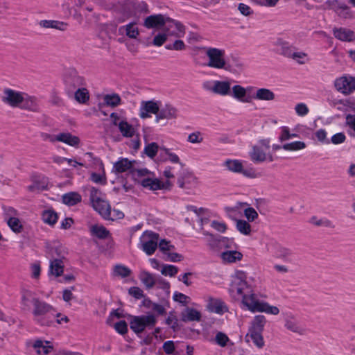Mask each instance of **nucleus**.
I'll return each mask as SVG.
<instances>
[{
	"instance_id": "nucleus-1",
	"label": "nucleus",
	"mask_w": 355,
	"mask_h": 355,
	"mask_svg": "<svg viewBox=\"0 0 355 355\" xmlns=\"http://www.w3.org/2000/svg\"><path fill=\"white\" fill-rule=\"evenodd\" d=\"M247 275L243 271H236L232 282V291L242 296V303L248 310L254 312H264L268 314L278 315L277 306L270 305L268 302L259 301L246 282Z\"/></svg>"
},
{
	"instance_id": "nucleus-2",
	"label": "nucleus",
	"mask_w": 355,
	"mask_h": 355,
	"mask_svg": "<svg viewBox=\"0 0 355 355\" xmlns=\"http://www.w3.org/2000/svg\"><path fill=\"white\" fill-rule=\"evenodd\" d=\"M31 304L33 306L32 311L33 320L42 326H49L54 318L60 315V313H58L51 304L36 297L33 292L28 290L23 291L21 299V309L29 311Z\"/></svg>"
},
{
	"instance_id": "nucleus-3",
	"label": "nucleus",
	"mask_w": 355,
	"mask_h": 355,
	"mask_svg": "<svg viewBox=\"0 0 355 355\" xmlns=\"http://www.w3.org/2000/svg\"><path fill=\"white\" fill-rule=\"evenodd\" d=\"M208 58L207 65L216 69L229 70L230 66L225 60V51L223 49L208 47L205 48Z\"/></svg>"
},
{
	"instance_id": "nucleus-4",
	"label": "nucleus",
	"mask_w": 355,
	"mask_h": 355,
	"mask_svg": "<svg viewBox=\"0 0 355 355\" xmlns=\"http://www.w3.org/2000/svg\"><path fill=\"white\" fill-rule=\"evenodd\" d=\"M157 323V318L153 313L134 316L130 322V329L136 334L142 333L146 329H153Z\"/></svg>"
},
{
	"instance_id": "nucleus-5",
	"label": "nucleus",
	"mask_w": 355,
	"mask_h": 355,
	"mask_svg": "<svg viewBox=\"0 0 355 355\" xmlns=\"http://www.w3.org/2000/svg\"><path fill=\"white\" fill-rule=\"evenodd\" d=\"M64 83L66 92L69 96H72L75 90L85 85L84 78L80 76L73 69H70L66 71L64 76Z\"/></svg>"
},
{
	"instance_id": "nucleus-6",
	"label": "nucleus",
	"mask_w": 355,
	"mask_h": 355,
	"mask_svg": "<svg viewBox=\"0 0 355 355\" xmlns=\"http://www.w3.org/2000/svg\"><path fill=\"white\" fill-rule=\"evenodd\" d=\"M168 22L173 23L178 32H184V26L180 22L166 17L161 14L147 17L144 20V26L147 28H153L163 26Z\"/></svg>"
},
{
	"instance_id": "nucleus-7",
	"label": "nucleus",
	"mask_w": 355,
	"mask_h": 355,
	"mask_svg": "<svg viewBox=\"0 0 355 355\" xmlns=\"http://www.w3.org/2000/svg\"><path fill=\"white\" fill-rule=\"evenodd\" d=\"M99 190L92 187L90 190V200L94 209L105 219H110L111 208L108 202L102 200L98 193Z\"/></svg>"
},
{
	"instance_id": "nucleus-8",
	"label": "nucleus",
	"mask_w": 355,
	"mask_h": 355,
	"mask_svg": "<svg viewBox=\"0 0 355 355\" xmlns=\"http://www.w3.org/2000/svg\"><path fill=\"white\" fill-rule=\"evenodd\" d=\"M159 234L152 231L144 232L140 237V248L148 256L158 247Z\"/></svg>"
},
{
	"instance_id": "nucleus-9",
	"label": "nucleus",
	"mask_w": 355,
	"mask_h": 355,
	"mask_svg": "<svg viewBox=\"0 0 355 355\" xmlns=\"http://www.w3.org/2000/svg\"><path fill=\"white\" fill-rule=\"evenodd\" d=\"M24 94L10 88H6L3 91L1 101L12 107L19 108L21 103H23Z\"/></svg>"
},
{
	"instance_id": "nucleus-10",
	"label": "nucleus",
	"mask_w": 355,
	"mask_h": 355,
	"mask_svg": "<svg viewBox=\"0 0 355 355\" xmlns=\"http://www.w3.org/2000/svg\"><path fill=\"white\" fill-rule=\"evenodd\" d=\"M336 89L345 95L350 94L355 90V78L352 76H342L334 82Z\"/></svg>"
},
{
	"instance_id": "nucleus-11",
	"label": "nucleus",
	"mask_w": 355,
	"mask_h": 355,
	"mask_svg": "<svg viewBox=\"0 0 355 355\" xmlns=\"http://www.w3.org/2000/svg\"><path fill=\"white\" fill-rule=\"evenodd\" d=\"M160 102L155 101H142L139 109V116L145 119L151 117V114H156L159 112Z\"/></svg>"
},
{
	"instance_id": "nucleus-12",
	"label": "nucleus",
	"mask_w": 355,
	"mask_h": 355,
	"mask_svg": "<svg viewBox=\"0 0 355 355\" xmlns=\"http://www.w3.org/2000/svg\"><path fill=\"white\" fill-rule=\"evenodd\" d=\"M178 109L171 104L166 103L159 107V112L155 116V122L159 123L163 119L171 120L178 117Z\"/></svg>"
},
{
	"instance_id": "nucleus-13",
	"label": "nucleus",
	"mask_w": 355,
	"mask_h": 355,
	"mask_svg": "<svg viewBox=\"0 0 355 355\" xmlns=\"http://www.w3.org/2000/svg\"><path fill=\"white\" fill-rule=\"evenodd\" d=\"M234 82L232 79L224 80H214V94L225 96L231 95L232 84Z\"/></svg>"
},
{
	"instance_id": "nucleus-14",
	"label": "nucleus",
	"mask_w": 355,
	"mask_h": 355,
	"mask_svg": "<svg viewBox=\"0 0 355 355\" xmlns=\"http://www.w3.org/2000/svg\"><path fill=\"white\" fill-rule=\"evenodd\" d=\"M21 110H28L32 112H40V107L37 98L33 96L24 94L23 103L19 107Z\"/></svg>"
},
{
	"instance_id": "nucleus-15",
	"label": "nucleus",
	"mask_w": 355,
	"mask_h": 355,
	"mask_svg": "<svg viewBox=\"0 0 355 355\" xmlns=\"http://www.w3.org/2000/svg\"><path fill=\"white\" fill-rule=\"evenodd\" d=\"M252 89V87L245 88L240 85H235L232 87L230 96L243 103H250L252 98L246 97V94L247 92Z\"/></svg>"
},
{
	"instance_id": "nucleus-16",
	"label": "nucleus",
	"mask_w": 355,
	"mask_h": 355,
	"mask_svg": "<svg viewBox=\"0 0 355 355\" xmlns=\"http://www.w3.org/2000/svg\"><path fill=\"white\" fill-rule=\"evenodd\" d=\"M63 142L71 146H77L80 143V139L69 132H62L55 136L51 139V142L55 141Z\"/></svg>"
},
{
	"instance_id": "nucleus-17",
	"label": "nucleus",
	"mask_w": 355,
	"mask_h": 355,
	"mask_svg": "<svg viewBox=\"0 0 355 355\" xmlns=\"http://www.w3.org/2000/svg\"><path fill=\"white\" fill-rule=\"evenodd\" d=\"M261 146H253L251 151L249 153L251 160L254 163L263 162L267 159V154Z\"/></svg>"
},
{
	"instance_id": "nucleus-18",
	"label": "nucleus",
	"mask_w": 355,
	"mask_h": 355,
	"mask_svg": "<svg viewBox=\"0 0 355 355\" xmlns=\"http://www.w3.org/2000/svg\"><path fill=\"white\" fill-rule=\"evenodd\" d=\"M196 178L191 173L183 171L178 178V184L181 189H189L196 183Z\"/></svg>"
},
{
	"instance_id": "nucleus-19",
	"label": "nucleus",
	"mask_w": 355,
	"mask_h": 355,
	"mask_svg": "<svg viewBox=\"0 0 355 355\" xmlns=\"http://www.w3.org/2000/svg\"><path fill=\"white\" fill-rule=\"evenodd\" d=\"M333 32L334 37L341 41L352 42L355 37L353 31L345 28H335Z\"/></svg>"
},
{
	"instance_id": "nucleus-20",
	"label": "nucleus",
	"mask_w": 355,
	"mask_h": 355,
	"mask_svg": "<svg viewBox=\"0 0 355 355\" xmlns=\"http://www.w3.org/2000/svg\"><path fill=\"white\" fill-rule=\"evenodd\" d=\"M266 324V318L263 315H255L251 321L249 332L262 333Z\"/></svg>"
},
{
	"instance_id": "nucleus-21",
	"label": "nucleus",
	"mask_w": 355,
	"mask_h": 355,
	"mask_svg": "<svg viewBox=\"0 0 355 355\" xmlns=\"http://www.w3.org/2000/svg\"><path fill=\"white\" fill-rule=\"evenodd\" d=\"M252 98L258 101H272L275 99V94L269 89L259 88L256 90Z\"/></svg>"
},
{
	"instance_id": "nucleus-22",
	"label": "nucleus",
	"mask_w": 355,
	"mask_h": 355,
	"mask_svg": "<svg viewBox=\"0 0 355 355\" xmlns=\"http://www.w3.org/2000/svg\"><path fill=\"white\" fill-rule=\"evenodd\" d=\"M207 309L209 311L222 314L227 311L224 302L216 299H210L207 304Z\"/></svg>"
},
{
	"instance_id": "nucleus-23",
	"label": "nucleus",
	"mask_w": 355,
	"mask_h": 355,
	"mask_svg": "<svg viewBox=\"0 0 355 355\" xmlns=\"http://www.w3.org/2000/svg\"><path fill=\"white\" fill-rule=\"evenodd\" d=\"M221 259L225 263H235L241 261L243 258V254L236 250H227L221 253Z\"/></svg>"
},
{
	"instance_id": "nucleus-24",
	"label": "nucleus",
	"mask_w": 355,
	"mask_h": 355,
	"mask_svg": "<svg viewBox=\"0 0 355 355\" xmlns=\"http://www.w3.org/2000/svg\"><path fill=\"white\" fill-rule=\"evenodd\" d=\"M200 313L193 308L187 307L184 311L182 313V320L184 322L200 321Z\"/></svg>"
},
{
	"instance_id": "nucleus-25",
	"label": "nucleus",
	"mask_w": 355,
	"mask_h": 355,
	"mask_svg": "<svg viewBox=\"0 0 355 355\" xmlns=\"http://www.w3.org/2000/svg\"><path fill=\"white\" fill-rule=\"evenodd\" d=\"M141 184L145 187L148 188L149 189L152 191H155L158 189H162L164 188V184L160 182L158 179L155 178H144L141 181Z\"/></svg>"
},
{
	"instance_id": "nucleus-26",
	"label": "nucleus",
	"mask_w": 355,
	"mask_h": 355,
	"mask_svg": "<svg viewBox=\"0 0 355 355\" xmlns=\"http://www.w3.org/2000/svg\"><path fill=\"white\" fill-rule=\"evenodd\" d=\"M132 166V164L127 158H122L114 163L112 171L115 173H121L127 171Z\"/></svg>"
},
{
	"instance_id": "nucleus-27",
	"label": "nucleus",
	"mask_w": 355,
	"mask_h": 355,
	"mask_svg": "<svg viewBox=\"0 0 355 355\" xmlns=\"http://www.w3.org/2000/svg\"><path fill=\"white\" fill-rule=\"evenodd\" d=\"M62 202L68 206H73L81 202L82 197L77 192H69L62 197Z\"/></svg>"
},
{
	"instance_id": "nucleus-28",
	"label": "nucleus",
	"mask_w": 355,
	"mask_h": 355,
	"mask_svg": "<svg viewBox=\"0 0 355 355\" xmlns=\"http://www.w3.org/2000/svg\"><path fill=\"white\" fill-rule=\"evenodd\" d=\"M72 96L80 104H85L89 100V92L84 86L75 90Z\"/></svg>"
},
{
	"instance_id": "nucleus-29",
	"label": "nucleus",
	"mask_w": 355,
	"mask_h": 355,
	"mask_svg": "<svg viewBox=\"0 0 355 355\" xmlns=\"http://www.w3.org/2000/svg\"><path fill=\"white\" fill-rule=\"evenodd\" d=\"M40 25L46 28H55L60 31H65L67 28V24L63 21L56 20H42Z\"/></svg>"
},
{
	"instance_id": "nucleus-30",
	"label": "nucleus",
	"mask_w": 355,
	"mask_h": 355,
	"mask_svg": "<svg viewBox=\"0 0 355 355\" xmlns=\"http://www.w3.org/2000/svg\"><path fill=\"white\" fill-rule=\"evenodd\" d=\"M139 279L148 289L152 288L156 284V277L147 271H142Z\"/></svg>"
},
{
	"instance_id": "nucleus-31",
	"label": "nucleus",
	"mask_w": 355,
	"mask_h": 355,
	"mask_svg": "<svg viewBox=\"0 0 355 355\" xmlns=\"http://www.w3.org/2000/svg\"><path fill=\"white\" fill-rule=\"evenodd\" d=\"M277 51L281 55L291 58L292 56V53L293 52V47L290 46L288 42L279 40L277 44Z\"/></svg>"
},
{
	"instance_id": "nucleus-32",
	"label": "nucleus",
	"mask_w": 355,
	"mask_h": 355,
	"mask_svg": "<svg viewBox=\"0 0 355 355\" xmlns=\"http://www.w3.org/2000/svg\"><path fill=\"white\" fill-rule=\"evenodd\" d=\"M64 271V264L60 259H54L50 262V272L55 277L60 276Z\"/></svg>"
},
{
	"instance_id": "nucleus-33",
	"label": "nucleus",
	"mask_w": 355,
	"mask_h": 355,
	"mask_svg": "<svg viewBox=\"0 0 355 355\" xmlns=\"http://www.w3.org/2000/svg\"><path fill=\"white\" fill-rule=\"evenodd\" d=\"M49 342L42 341L41 340H36L33 347L36 350L38 354H47L53 349V347L49 345Z\"/></svg>"
},
{
	"instance_id": "nucleus-34",
	"label": "nucleus",
	"mask_w": 355,
	"mask_h": 355,
	"mask_svg": "<svg viewBox=\"0 0 355 355\" xmlns=\"http://www.w3.org/2000/svg\"><path fill=\"white\" fill-rule=\"evenodd\" d=\"M103 103L107 106L116 107L121 104V98L117 94H106L103 96Z\"/></svg>"
},
{
	"instance_id": "nucleus-35",
	"label": "nucleus",
	"mask_w": 355,
	"mask_h": 355,
	"mask_svg": "<svg viewBox=\"0 0 355 355\" xmlns=\"http://www.w3.org/2000/svg\"><path fill=\"white\" fill-rule=\"evenodd\" d=\"M203 234L209 236L207 241V243L209 249L214 251H216L218 250L220 242L223 239H225L224 237L221 236H218L217 238L208 232H204Z\"/></svg>"
},
{
	"instance_id": "nucleus-36",
	"label": "nucleus",
	"mask_w": 355,
	"mask_h": 355,
	"mask_svg": "<svg viewBox=\"0 0 355 355\" xmlns=\"http://www.w3.org/2000/svg\"><path fill=\"white\" fill-rule=\"evenodd\" d=\"M119 129L122 135L125 137H132L135 134V129L132 125L125 121H121L119 123Z\"/></svg>"
},
{
	"instance_id": "nucleus-37",
	"label": "nucleus",
	"mask_w": 355,
	"mask_h": 355,
	"mask_svg": "<svg viewBox=\"0 0 355 355\" xmlns=\"http://www.w3.org/2000/svg\"><path fill=\"white\" fill-rule=\"evenodd\" d=\"M285 327L294 333L302 334L303 329L298 324L297 322L293 318H287L285 320Z\"/></svg>"
},
{
	"instance_id": "nucleus-38",
	"label": "nucleus",
	"mask_w": 355,
	"mask_h": 355,
	"mask_svg": "<svg viewBox=\"0 0 355 355\" xmlns=\"http://www.w3.org/2000/svg\"><path fill=\"white\" fill-rule=\"evenodd\" d=\"M310 223L318 227L322 226L330 229H334L336 227L331 220L326 218L318 219L316 216H312Z\"/></svg>"
},
{
	"instance_id": "nucleus-39",
	"label": "nucleus",
	"mask_w": 355,
	"mask_h": 355,
	"mask_svg": "<svg viewBox=\"0 0 355 355\" xmlns=\"http://www.w3.org/2000/svg\"><path fill=\"white\" fill-rule=\"evenodd\" d=\"M91 232L100 239H104L109 236V231L102 225H94L91 227Z\"/></svg>"
},
{
	"instance_id": "nucleus-40",
	"label": "nucleus",
	"mask_w": 355,
	"mask_h": 355,
	"mask_svg": "<svg viewBox=\"0 0 355 355\" xmlns=\"http://www.w3.org/2000/svg\"><path fill=\"white\" fill-rule=\"evenodd\" d=\"M58 214L52 209L45 210L42 213L43 221L50 225H53L58 220Z\"/></svg>"
},
{
	"instance_id": "nucleus-41",
	"label": "nucleus",
	"mask_w": 355,
	"mask_h": 355,
	"mask_svg": "<svg viewBox=\"0 0 355 355\" xmlns=\"http://www.w3.org/2000/svg\"><path fill=\"white\" fill-rule=\"evenodd\" d=\"M223 165L227 168L233 173H239L242 171V163L238 159H227L225 161Z\"/></svg>"
},
{
	"instance_id": "nucleus-42",
	"label": "nucleus",
	"mask_w": 355,
	"mask_h": 355,
	"mask_svg": "<svg viewBox=\"0 0 355 355\" xmlns=\"http://www.w3.org/2000/svg\"><path fill=\"white\" fill-rule=\"evenodd\" d=\"M8 225L15 233H19L23 230V225L18 218L10 216L7 219Z\"/></svg>"
},
{
	"instance_id": "nucleus-43",
	"label": "nucleus",
	"mask_w": 355,
	"mask_h": 355,
	"mask_svg": "<svg viewBox=\"0 0 355 355\" xmlns=\"http://www.w3.org/2000/svg\"><path fill=\"white\" fill-rule=\"evenodd\" d=\"M248 336L251 338L254 345H256L259 349H261L263 347L265 343L263 340L262 333L248 331L247 336Z\"/></svg>"
},
{
	"instance_id": "nucleus-44",
	"label": "nucleus",
	"mask_w": 355,
	"mask_h": 355,
	"mask_svg": "<svg viewBox=\"0 0 355 355\" xmlns=\"http://www.w3.org/2000/svg\"><path fill=\"white\" fill-rule=\"evenodd\" d=\"M236 229L244 235H250L251 233L250 225L244 220H236Z\"/></svg>"
},
{
	"instance_id": "nucleus-45",
	"label": "nucleus",
	"mask_w": 355,
	"mask_h": 355,
	"mask_svg": "<svg viewBox=\"0 0 355 355\" xmlns=\"http://www.w3.org/2000/svg\"><path fill=\"white\" fill-rule=\"evenodd\" d=\"M305 148L306 144L300 141L288 143L282 146V148L285 150H299Z\"/></svg>"
},
{
	"instance_id": "nucleus-46",
	"label": "nucleus",
	"mask_w": 355,
	"mask_h": 355,
	"mask_svg": "<svg viewBox=\"0 0 355 355\" xmlns=\"http://www.w3.org/2000/svg\"><path fill=\"white\" fill-rule=\"evenodd\" d=\"M159 149V146L155 142H152L148 144H147L144 148V153L145 154L150 157L153 158L156 156L157 151Z\"/></svg>"
},
{
	"instance_id": "nucleus-47",
	"label": "nucleus",
	"mask_w": 355,
	"mask_h": 355,
	"mask_svg": "<svg viewBox=\"0 0 355 355\" xmlns=\"http://www.w3.org/2000/svg\"><path fill=\"white\" fill-rule=\"evenodd\" d=\"M178 272V268L173 265H163L161 272L163 275L174 277Z\"/></svg>"
},
{
	"instance_id": "nucleus-48",
	"label": "nucleus",
	"mask_w": 355,
	"mask_h": 355,
	"mask_svg": "<svg viewBox=\"0 0 355 355\" xmlns=\"http://www.w3.org/2000/svg\"><path fill=\"white\" fill-rule=\"evenodd\" d=\"M215 342L219 346L224 347L227 345L228 342H230V339L225 333L219 331L215 336Z\"/></svg>"
},
{
	"instance_id": "nucleus-49",
	"label": "nucleus",
	"mask_w": 355,
	"mask_h": 355,
	"mask_svg": "<svg viewBox=\"0 0 355 355\" xmlns=\"http://www.w3.org/2000/svg\"><path fill=\"white\" fill-rule=\"evenodd\" d=\"M337 13L340 17L345 19L352 17V14L349 10V8L345 4H341L338 6Z\"/></svg>"
},
{
	"instance_id": "nucleus-50",
	"label": "nucleus",
	"mask_w": 355,
	"mask_h": 355,
	"mask_svg": "<svg viewBox=\"0 0 355 355\" xmlns=\"http://www.w3.org/2000/svg\"><path fill=\"white\" fill-rule=\"evenodd\" d=\"M114 272L116 275L121 276L122 277H128L131 273V271L128 268L122 265H116L114 267Z\"/></svg>"
},
{
	"instance_id": "nucleus-51",
	"label": "nucleus",
	"mask_w": 355,
	"mask_h": 355,
	"mask_svg": "<svg viewBox=\"0 0 355 355\" xmlns=\"http://www.w3.org/2000/svg\"><path fill=\"white\" fill-rule=\"evenodd\" d=\"M126 35L130 38H136L139 35V30L135 23H130L125 26Z\"/></svg>"
},
{
	"instance_id": "nucleus-52",
	"label": "nucleus",
	"mask_w": 355,
	"mask_h": 355,
	"mask_svg": "<svg viewBox=\"0 0 355 355\" xmlns=\"http://www.w3.org/2000/svg\"><path fill=\"white\" fill-rule=\"evenodd\" d=\"M277 255L279 258H281L286 261L291 262L292 252L289 249L285 248H280L277 252Z\"/></svg>"
},
{
	"instance_id": "nucleus-53",
	"label": "nucleus",
	"mask_w": 355,
	"mask_h": 355,
	"mask_svg": "<svg viewBox=\"0 0 355 355\" xmlns=\"http://www.w3.org/2000/svg\"><path fill=\"white\" fill-rule=\"evenodd\" d=\"M90 180L96 184L102 185H105L107 184V178L104 173L103 174L92 173Z\"/></svg>"
},
{
	"instance_id": "nucleus-54",
	"label": "nucleus",
	"mask_w": 355,
	"mask_h": 355,
	"mask_svg": "<svg viewBox=\"0 0 355 355\" xmlns=\"http://www.w3.org/2000/svg\"><path fill=\"white\" fill-rule=\"evenodd\" d=\"M187 141L191 144H200L202 142L203 137H202V133L199 131L191 133L188 136Z\"/></svg>"
},
{
	"instance_id": "nucleus-55",
	"label": "nucleus",
	"mask_w": 355,
	"mask_h": 355,
	"mask_svg": "<svg viewBox=\"0 0 355 355\" xmlns=\"http://www.w3.org/2000/svg\"><path fill=\"white\" fill-rule=\"evenodd\" d=\"M315 137L322 144H330V141L327 139V133L324 129L318 130L315 133Z\"/></svg>"
},
{
	"instance_id": "nucleus-56",
	"label": "nucleus",
	"mask_w": 355,
	"mask_h": 355,
	"mask_svg": "<svg viewBox=\"0 0 355 355\" xmlns=\"http://www.w3.org/2000/svg\"><path fill=\"white\" fill-rule=\"evenodd\" d=\"M244 215L250 222L254 221L259 216L257 211L252 207L246 208L244 210Z\"/></svg>"
},
{
	"instance_id": "nucleus-57",
	"label": "nucleus",
	"mask_w": 355,
	"mask_h": 355,
	"mask_svg": "<svg viewBox=\"0 0 355 355\" xmlns=\"http://www.w3.org/2000/svg\"><path fill=\"white\" fill-rule=\"evenodd\" d=\"M295 110L297 115L304 116L309 113V108L305 103H300L295 105Z\"/></svg>"
},
{
	"instance_id": "nucleus-58",
	"label": "nucleus",
	"mask_w": 355,
	"mask_h": 355,
	"mask_svg": "<svg viewBox=\"0 0 355 355\" xmlns=\"http://www.w3.org/2000/svg\"><path fill=\"white\" fill-rule=\"evenodd\" d=\"M165 48L168 50H176V51H181L184 49L185 44L182 40H178L174 42L172 44H167Z\"/></svg>"
},
{
	"instance_id": "nucleus-59",
	"label": "nucleus",
	"mask_w": 355,
	"mask_h": 355,
	"mask_svg": "<svg viewBox=\"0 0 355 355\" xmlns=\"http://www.w3.org/2000/svg\"><path fill=\"white\" fill-rule=\"evenodd\" d=\"M115 330L120 334H125L128 331V325L125 320H120L114 324Z\"/></svg>"
},
{
	"instance_id": "nucleus-60",
	"label": "nucleus",
	"mask_w": 355,
	"mask_h": 355,
	"mask_svg": "<svg viewBox=\"0 0 355 355\" xmlns=\"http://www.w3.org/2000/svg\"><path fill=\"white\" fill-rule=\"evenodd\" d=\"M158 247L164 254L174 248V246L171 245L170 243L165 239H162L158 242Z\"/></svg>"
},
{
	"instance_id": "nucleus-61",
	"label": "nucleus",
	"mask_w": 355,
	"mask_h": 355,
	"mask_svg": "<svg viewBox=\"0 0 355 355\" xmlns=\"http://www.w3.org/2000/svg\"><path fill=\"white\" fill-rule=\"evenodd\" d=\"M345 135L343 132H338L333 135L329 141L330 143L337 145L345 142Z\"/></svg>"
},
{
	"instance_id": "nucleus-62",
	"label": "nucleus",
	"mask_w": 355,
	"mask_h": 355,
	"mask_svg": "<svg viewBox=\"0 0 355 355\" xmlns=\"http://www.w3.org/2000/svg\"><path fill=\"white\" fill-rule=\"evenodd\" d=\"M158 288L163 289L169 293L170 284L162 277H156V284Z\"/></svg>"
},
{
	"instance_id": "nucleus-63",
	"label": "nucleus",
	"mask_w": 355,
	"mask_h": 355,
	"mask_svg": "<svg viewBox=\"0 0 355 355\" xmlns=\"http://www.w3.org/2000/svg\"><path fill=\"white\" fill-rule=\"evenodd\" d=\"M128 293L136 299H141L144 296L143 291L137 286L130 288Z\"/></svg>"
},
{
	"instance_id": "nucleus-64",
	"label": "nucleus",
	"mask_w": 355,
	"mask_h": 355,
	"mask_svg": "<svg viewBox=\"0 0 355 355\" xmlns=\"http://www.w3.org/2000/svg\"><path fill=\"white\" fill-rule=\"evenodd\" d=\"M10 10V3L7 0H0V15L8 14Z\"/></svg>"
}]
</instances>
